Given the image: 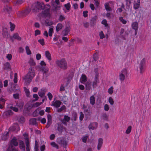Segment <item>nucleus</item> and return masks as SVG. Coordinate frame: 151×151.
Here are the masks:
<instances>
[{
  "instance_id": "43",
  "label": "nucleus",
  "mask_w": 151,
  "mask_h": 151,
  "mask_svg": "<svg viewBox=\"0 0 151 151\" xmlns=\"http://www.w3.org/2000/svg\"><path fill=\"white\" fill-rule=\"evenodd\" d=\"M114 87L113 86H111L108 90V92L110 94H112L114 92Z\"/></svg>"
},
{
  "instance_id": "4",
  "label": "nucleus",
  "mask_w": 151,
  "mask_h": 151,
  "mask_svg": "<svg viewBox=\"0 0 151 151\" xmlns=\"http://www.w3.org/2000/svg\"><path fill=\"white\" fill-rule=\"evenodd\" d=\"M30 9L29 8H27L24 10L22 11H18L17 14L18 16L20 17H25L30 12Z\"/></svg>"
},
{
  "instance_id": "62",
  "label": "nucleus",
  "mask_w": 151,
  "mask_h": 151,
  "mask_svg": "<svg viewBox=\"0 0 151 151\" xmlns=\"http://www.w3.org/2000/svg\"><path fill=\"white\" fill-rule=\"evenodd\" d=\"M40 31L39 30H36L35 31V36H37L38 35H40Z\"/></svg>"
},
{
  "instance_id": "2",
  "label": "nucleus",
  "mask_w": 151,
  "mask_h": 151,
  "mask_svg": "<svg viewBox=\"0 0 151 151\" xmlns=\"http://www.w3.org/2000/svg\"><path fill=\"white\" fill-rule=\"evenodd\" d=\"M56 63L57 65L62 69H65L67 68V64L65 59H62L60 60H58Z\"/></svg>"
},
{
  "instance_id": "21",
  "label": "nucleus",
  "mask_w": 151,
  "mask_h": 151,
  "mask_svg": "<svg viewBox=\"0 0 151 151\" xmlns=\"http://www.w3.org/2000/svg\"><path fill=\"white\" fill-rule=\"evenodd\" d=\"M132 27L134 30H137L138 29V24L137 22H133L132 24Z\"/></svg>"
},
{
  "instance_id": "42",
  "label": "nucleus",
  "mask_w": 151,
  "mask_h": 151,
  "mask_svg": "<svg viewBox=\"0 0 151 151\" xmlns=\"http://www.w3.org/2000/svg\"><path fill=\"white\" fill-rule=\"evenodd\" d=\"M53 27L52 26L51 27H50V29L49 30V35L50 36H52V33L53 32Z\"/></svg>"
},
{
  "instance_id": "39",
  "label": "nucleus",
  "mask_w": 151,
  "mask_h": 151,
  "mask_svg": "<svg viewBox=\"0 0 151 151\" xmlns=\"http://www.w3.org/2000/svg\"><path fill=\"white\" fill-rule=\"evenodd\" d=\"M24 89L25 93L27 97H29L30 92L28 89L25 87H24Z\"/></svg>"
},
{
  "instance_id": "59",
  "label": "nucleus",
  "mask_w": 151,
  "mask_h": 151,
  "mask_svg": "<svg viewBox=\"0 0 151 151\" xmlns=\"http://www.w3.org/2000/svg\"><path fill=\"white\" fill-rule=\"evenodd\" d=\"M107 22V21L106 20L104 19L102 22V23L104 24L106 27L108 25Z\"/></svg>"
},
{
  "instance_id": "18",
  "label": "nucleus",
  "mask_w": 151,
  "mask_h": 151,
  "mask_svg": "<svg viewBox=\"0 0 151 151\" xmlns=\"http://www.w3.org/2000/svg\"><path fill=\"white\" fill-rule=\"evenodd\" d=\"M70 29V26H68L66 27L65 29L63 30L62 33L64 36H66L68 35Z\"/></svg>"
},
{
  "instance_id": "17",
  "label": "nucleus",
  "mask_w": 151,
  "mask_h": 151,
  "mask_svg": "<svg viewBox=\"0 0 151 151\" xmlns=\"http://www.w3.org/2000/svg\"><path fill=\"white\" fill-rule=\"evenodd\" d=\"M10 130L14 131L15 130L17 129V130H19L20 129L19 128V126L17 123H14L13 126L10 127L9 128Z\"/></svg>"
},
{
  "instance_id": "11",
  "label": "nucleus",
  "mask_w": 151,
  "mask_h": 151,
  "mask_svg": "<svg viewBox=\"0 0 151 151\" xmlns=\"http://www.w3.org/2000/svg\"><path fill=\"white\" fill-rule=\"evenodd\" d=\"M47 91V90L45 88H42L41 89L40 91L38 92L39 96L41 97L46 98L45 96V92Z\"/></svg>"
},
{
  "instance_id": "44",
  "label": "nucleus",
  "mask_w": 151,
  "mask_h": 151,
  "mask_svg": "<svg viewBox=\"0 0 151 151\" xmlns=\"http://www.w3.org/2000/svg\"><path fill=\"white\" fill-rule=\"evenodd\" d=\"M66 109L65 106V105L62 106L58 110V111L59 112H60L62 111L65 110Z\"/></svg>"
},
{
  "instance_id": "34",
  "label": "nucleus",
  "mask_w": 151,
  "mask_h": 151,
  "mask_svg": "<svg viewBox=\"0 0 151 151\" xmlns=\"http://www.w3.org/2000/svg\"><path fill=\"white\" fill-rule=\"evenodd\" d=\"M29 63L31 66V67H32V66H35L36 65V63L34 62L33 59L32 58H30L29 62Z\"/></svg>"
},
{
  "instance_id": "58",
  "label": "nucleus",
  "mask_w": 151,
  "mask_h": 151,
  "mask_svg": "<svg viewBox=\"0 0 151 151\" xmlns=\"http://www.w3.org/2000/svg\"><path fill=\"white\" fill-rule=\"evenodd\" d=\"M77 116V114L76 113L73 114L72 115V118L74 121H76V120Z\"/></svg>"
},
{
  "instance_id": "16",
  "label": "nucleus",
  "mask_w": 151,
  "mask_h": 151,
  "mask_svg": "<svg viewBox=\"0 0 151 151\" xmlns=\"http://www.w3.org/2000/svg\"><path fill=\"white\" fill-rule=\"evenodd\" d=\"M47 127H49L51 125L52 122V118L51 115L48 114L47 115Z\"/></svg>"
},
{
  "instance_id": "36",
  "label": "nucleus",
  "mask_w": 151,
  "mask_h": 151,
  "mask_svg": "<svg viewBox=\"0 0 151 151\" xmlns=\"http://www.w3.org/2000/svg\"><path fill=\"white\" fill-rule=\"evenodd\" d=\"M99 83V80H95L93 82L92 86L93 88H96L97 86V84Z\"/></svg>"
},
{
  "instance_id": "29",
  "label": "nucleus",
  "mask_w": 151,
  "mask_h": 151,
  "mask_svg": "<svg viewBox=\"0 0 151 151\" xmlns=\"http://www.w3.org/2000/svg\"><path fill=\"white\" fill-rule=\"evenodd\" d=\"M9 133L8 132H5L2 136V139L4 140L7 139L8 137Z\"/></svg>"
},
{
  "instance_id": "63",
  "label": "nucleus",
  "mask_w": 151,
  "mask_h": 151,
  "mask_svg": "<svg viewBox=\"0 0 151 151\" xmlns=\"http://www.w3.org/2000/svg\"><path fill=\"white\" fill-rule=\"evenodd\" d=\"M88 12L87 11H84L83 12V15L84 17H86L88 16Z\"/></svg>"
},
{
  "instance_id": "1",
  "label": "nucleus",
  "mask_w": 151,
  "mask_h": 151,
  "mask_svg": "<svg viewBox=\"0 0 151 151\" xmlns=\"http://www.w3.org/2000/svg\"><path fill=\"white\" fill-rule=\"evenodd\" d=\"M35 76V72L34 68L30 67L29 69L28 73L23 78L25 83L27 85H29Z\"/></svg>"
},
{
  "instance_id": "50",
  "label": "nucleus",
  "mask_w": 151,
  "mask_h": 151,
  "mask_svg": "<svg viewBox=\"0 0 151 151\" xmlns=\"http://www.w3.org/2000/svg\"><path fill=\"white\" fill-rule=\"evenodd\" d=\"M65 19V17L62 15H60L59 16L58 20L60 22H62Z\"/></svg>"
},
{
  "instance_id": "23",
  "label": "nucleus",
  "mask_w": 151,
  "mask_h": 151,
  "mask_svg": "<svg viewBox=\"0 0 151 151\" xmlns=\"http://www.w3.org/2000/svg\"><path fill=\"white\" fill-rule=\"evenodd\" d=\"M90 103L92 105H93L95 103V99L93 95L91 96L90 98Z\"/></svg>"
},
{
  "instance_id": "53",
  "label": "nucleus",
  "mask_w": 151,
  "mask_h": 151,
  "mask_svg": "<svg viewBox=\"0 0 151 151\" xmlns=\"http://www.w3.org/2000/svg\"><path fill=\"white\" fill-rule=\"evenodd\" d=\"M125 2L126 6L129 7L131 4V0H126Z\"/></svg>"
},
{
  "instance_id": "8",
  "label": "nucleus",
  "mask_w": 151,
  "mask_h": 151,
  "mask_svg": "<svg viewBox=\"0 0 151 151\" xmlns=\"http://www.w3.org/2000/svg\"><path fill=\"white\" fill-rule=\"evenodd\" d=\"M3 11L5 13L9 14V15L10 16V14L11 13L12 11V7L11 6L7 5L4 7Z\"/></svg>"
},
{
  "instance_id": "40",
  "label": "nucleus",
  "mask_w": 151,
  "mask_h": 151,
  "mask_svg": "<svg viewBox=\"0 0 151 151\" xmlns=\"http://www.w3.org/2000/svg\"><path fill=\"white\" fill-rule=\"evenodd\" d=\"M45 24L46 26H48L51 25L52 24V22L51 21L46 20L45 21Z\"/></svg>"
},
{
  "instance_id": "7",
  "label": "nucleus",
  "mask_w": 151,
  "mask_h": 151,
  "mask_svg": "<svg viewBox=\"0 0 151 151\" xmlns=\"http://www.w3.org/2000/svg\"><path fill=\"white\" fill-rule=\"evenodd\" d=\"M18 145V143L17 140L15 137L13 138L11 141V142L9 145V148H13L14 146H17Z\"/></svg>"
},
{
  "instance_id": "14",
  "label": "nucleus",
  "mask_w": 151,
  "mask_h": 151,
  "mask_svg": "<svg viewBox=\"0 0 151 151\" xmlns=\"http://www.w3.org/2000/svg\"><path fill=\"white\" fill-rule=\"evenodd\" d=\"M103 143V139L100 138L98 139V142L97 145V148L98 150H99L102 146Z\"/></svg>"
},
{
  "instance_id": "60",
  "label": "nucleus",
  "mask_w": 151,
  "mask_h": 151,
  "mask_svg": "<svg viewBox=\"0 0 151 151\" xmlns=\"http://www.w3.org/2000/svg\"><path fill=\"white\" fill-rule=\"evenodd\" d=\"M60 7V6H57L56 7H54V8L52 9V10L54 11H56L59 10Z\"/></svg>"
},
{
  "instance_id": "41",
  "label": "nucleus",
  "mask_w": 151,
  "mask_h": 151,
  "mask_svg": "<svg viewBox=\"0 0 151 151\" xmlns=\"http://www.w3.org/2000/svg\"><path fill=\"white\" fill-rule=\"evenodd\" d=\"M25 49L27 53V55H30L31 54V51L29 49V47L28 46H26Z\"/></svg>"
},
{
  "instance_id": "52",
  "label": "nucleus",
  "mask_w": 151,
  "mask_h": 151,
  "mask_svg": "<svg viewBox=\"0 0 151 151\" xmlns=\"http://www.w3.org/2000/svg\"><path fill=\"white\" fill-rule=\"evenodd\" d=\"M128 73V71L127 69H123V80H124L125 78V76L124 74L125 75H127Z\"/></svg>"
},
{
  "instance_id": "61",
  "label": "nucleus",
  "mask_w": 151,
  "mask_h": 151,
  "mask_svg": "<svg viewBox=\"0 0 151 151\" xmlns=\"http://www.w3.org/2000/svg\"><path fill=\"white\" fill-rule=\"evenodd\" d=\"M41 70L43 72V73H47L48 71L47 68H46L42 67Z\"/></svg>"
},
{
  "instance_id": "19",
  "label": "nucleus",
  "mask_w": 151,
  "mask_h": 151,
  "mask_svg": "<svg viewBox=\"0 0 151 151\" xmlns=\"http://www.w3.org/2000/svg\"><path fill=\"white\" fill-rule=\"evenodd\" d=\"M97 18V17L96 16H95L91 18L90 21L91 26H93L94 24L96 23Z\"/></svg>"
},
{
  "instance_id": "45",
  "label": "nucleus",
  "mask_w": 151,
  "mask_h": 151,
  "mask_svg": "<svg viewBox=\"0 0 151 151\" xmlns=\"http://www.w3.org/2000/svg\"><path fill=\"white\" fill-rule=\"evenodd\" d=\"M132 130V127L131 126H129L126 131L125 133L127 134H129Z\"/></svg>"
},
{
  "instance_id": "51",
  "label": "nucleus",
  "mask_w": 151,
  "mask_h": 151,
  "mask_svg": "<svg viewBox=\"0 0 151 151\" xmlns=\"http://www.w3.org/2000/svg\"><path fill=\"white\" fill-rule=\"evenodd\" d=\"M102 119L105 120H107L108 119V116L106 113L103 114L102 116Z\"/></svg>"
},
{
  "instance_id": "9",
  "label": "nucleus",
  "mask_w": 151,
  "mask_h": 151,
  "mask_svg": "<svg viewBox=\"0 0 151 151\" xmlns=\"http://www.w3.org/2000/svg\"><path fill=\"white\" fill-rule=\"evenodd\" d=\"M64 117V118L61 120V122L64 124L67 125V122H69L70 119V117L66 115H65Z\"/></svg>"
},
{
  "instance_id": "54",
  "label": "nucleus",
  "mask_w": 151,
  "mask_h": 151,
  "mask_svg": "<svg viewBox=\"0 0 151 151\" xmlns=\"http://www.w3.org/2000/svg\"><path fill=\"white\" fill-rule=\"evenodd\" d=\"M38 42L42 45H43L45 44L44 40L43 39L39 40Z\"/></svg>"
},
{
  "instance_id": "5",
  "label": "nucleus",
  "mask_w": 151,
  "mask_h": 151,
  "mask_svg": "<svg viewBox=\"0 0 151 151\" xmlns=\"http://www.w3.org/2000/svg\"><path fill=\"white\" fill-rule=\"evenodd\" d=\"M57 142L64 147L66 148L67 143L65 139L63 138L60 137L57 139Z\"/></svg>"
},
{
  "instance_id": "57",
  "label": "nucleus",
  "mask_w": 151,
  "mask_h": 151,
  "mask_svg": "<svg viewBox=\"0 0 151 151\" xmlns=\"http://www.w3.org/2000/svg\"><path fill=\"white\" fill-rule=\"evenodd\" d=\"M109 101L111 105H113L114 104V101L112 98L110 97L109 99Z\"/></svg>"
},
{
  "instance_id": "37",
  "label": "nucleus",
  "mask_w": 151,
  "mask_h": 151,
  "mask_svg": "<svg viewBox=\"0 0 151 151\" xmlns=\"http://www.w3.org/2000/svg\"><path fill=\"white\" fill-rule=\"evenodd\" d=\"M104 6H105V9L107 11H109L111 10V8L109 6V4L107 3H106L105 4Z\"/></svg>"
},
{
  "instance_id": "15",
  "label": "nucleus",
  "mask_w": 151,
  "mask_h": 151,
  "mask_svg": "<svg viewBox=\"0 0 151 151\" xmlns=\"http://www.w3.org/2000/svg\"><path fill=\"white\" fill-rule=\"evenodd\" d=\"M58 124L57 129L59 132L61 133L63 131V130H65L66 129L65 127H64L61 124Z\"/></svg>"
},
{
  "instance_id": "33",
  "label": "nucleus",
  "mask_w": 151,
  "mask_h": 151,
  "mask_svg": "<svg viewBox=\"0 0 151 151\" xmlns=\"http://www.w3.org/2000/svg\"><path fill=\"white\" fill-rule=\"evenodd\" d=\"M4 69L9 70H11L10 65L9 63L7 62L4 64Z\"/></svg>"
},
{
  "instance_id": "64",
  "label": "nucleus",
  "mask_w": 151,
  "mask_h": 151,
  "mask_svg": "<svg viewBox=\"0 0 151 151\" xmlns=\"http://www.w3.org/2000/svg\"><path fill=\"white\" fill-rule=\"evenodd\" d=\"M45 149V146L43 145L40 147V150L41 151H44Z\"/></svg>"
},
{
  "instance_id": "12",
  "label": "nucleus",
  "mask_w": 151,
  "mask_h": 151,
  "mask_svg": "<svg viewBox=\"0 0 151 151\" xmlns=\"http://www.w3.org/2000/svg\"><path fill=\"white\" fill-rule=\"evenodd\" d=\"M97 127L98 123L96 122H94L91 123L88 126V128L90 130L91 129L94 130V129H96Z\"/></svg>"
},
{
  "instance_id": "31",
  "label": "nucleus",
  "mask_w": 151,
  "mask_h": 151,
  "mask_svg": "<svg viewBox=\"0 0 151 151\" xmlns=\"http://www.w3.org/2000/svg\"><path fill=\"white\" fill-rule=\"evenodd\" d=\"M2 33L4 37L5 38L8 37L9 34L7 31V29L6 28L3 29Z\"/></svg>"
},
{
  "instance_id": "13",
  "label": "nucleus",
  "mask_w": 151,
  "mask_h": 151,
  "mask_svg": "<svg viewBox=\"0 0 151 151\" xmlns=\"http://www.w3.org/2000/svg\"><path fill=\"white\" fill-rule=\"evenodd\" d=\"M19 145L20 148L23 151H25V146L24 142L21 140H19Z\"/></svg>"
},
{
  "instance_id": "28",
  "label": "nucleus",
  "mask_w": 151,
  "mask_h": 151,
  "mask_svg": "<svg viewBox=\"0 0 151 151\" xmlns=\"http://www.w3.org/2000/svg\"><path fill=\"white\" fill-rule=\"evenodd\" d=\"M86 88L87 90H89L91 88V82L88 81L85 84Z\"/></svg>"
},
{
  "instance_id": "6",
  "label": "nucleus",
  "mask_w": 151,
  "mask_h": 151,
  "mask_svg": "<svg viewBox=\"0 0 151 151\" xmlns=\"http://www.w3.org/2000/svg\"><path fill=\"white\" fill-rule=\"evenodd\" d=\"M145 63V60L144 58H143L141 61L139 65V68L140 69V72L142 73L144 71V66Z\"/></svg>"
},
{
  "instance_id": "30",
  "label": "nucleus",
  "mask_w": 151,
  "mask_h": 151,
  "mask_svg": "<svg viewBox=\"0 0 151 151\" xmlns=\"http://www.w3.org/2000/svg\"><path fill=\"white\" fill-rule=\"evenodd\" d=\"M63 25L61 23H58L57 25L56 28V31L58 32L60 30L62 29L63 28Z\"/></svg>"
},
{
  "instance_id": "3",
  "label": "nucleus",
  "mask_w": 151,
  "mask_h": 151,
  "mask_svg": "<svg viewBox=\"0 0 151 151\" xmlns=\"http://www.w3.org/2000/svg\"><path fill=\"white\" fill-rule=\"evenodd\" d=\"M44 4L39 2L34 4L32 5L33 9L35 11H37L39 10H41L43 9Z\"/></svg>"
},
{
  "instance_id": "25",
  "label": "nucleus",
  "mask_w": 151,
  "mask_h": 151,
  "mask_svg": "<svg viewBox=\"0 0 151 151\" xmlns=\"http://www.w3.org/2000/svg\"><path fill=\"white\" fill-rule=\"evenodd\" d=\"M45 55L46 57L48 59V60L50 61L52 60L51 54L48 51H46L45 52Z\"/></svg>"
},
{
  "instance_id": "20",
  "label": "nucleus",
  "mask_w": 151,
  "mask_h": 151,
  "mask_svg": "<svg viewBox=\"0 0 151 151\" xmlns=\"http://www.w3.org/2000/svg\"><path fill=\"white\" fill-rule=\"evenodd\" d=\"M50 8H48L44 11H43L42 12V14L45 17H46L47 16H50Z\"/></svg>"
},
{
  "instance_id": "35",
  "label": "nucleus",
  "mask_w": 151,
  "mask_h": 151,
  "mask_svg": "<svg viewBox=\"0 0 151 151\" xmlns=\"http://www.w3.org/2000/svg\"><path fill=\"white\" fill-rule=\"evenodd\" d=\"M13 114V112L12 110H10L5 112L4 113V115L6 116H8L12 115Z\"/></svg>"
},
{
  "instance_id": "22",
  "label": "nucleus",
  "mask_w": 151,
  "mask_h": 151,
  "mask_svg": "<svg viewBox=\"0 0 151 151\" xmlns=\"http://www.w3.org/2000/svg\"><path fill=\"white\" fill-rule=\"evenodd\" d=\"M61 102L59 100H56L52 104V105L56 108H58L59 107L61 104Z\"/></svg>"
},
{
  "instance_id": "27",
  "label": "nucleus",
  "mask_w": 151,
  "mask_h": 151,
  "mask_svg": "<svg viewBox=\"0 0 151 151\" xmlns=\"http://www.w3.org/2000/svg\"><path fill=\"white\" fill-rule=\"evenodd\" d=\"M81 80L82 83H84L87 80V78L86 76L84 74H82L81 78Z\"/></svg>"
},
{
  "instance_id": "10",
  "label": "nucleus",
  "mask_w": 151,
  "mask_h": 151,
  "mask_svg": "<svg viewBox=\"0 0 151 151\" xmlns=\"http://www.w3.org/2000/svg\"><path fill=\"white\" fill-rule=\"evenodd\" d=\"M10 38L11 40L13 42H14V39L20 41L22 39L19 36V34L17 33H14L12 36Z\"/></svg>"
},
{
  "instance_id": "56",
  "label": "nucleus",
  "mask_w": 151,
  "mask_h": 151,
  "mask_svg": "<svg viewBox=\"0 0 151 151\" xmlns=\"http://www.w3.org/2000/svg\"><path fill=\"white\" fill-rule=\"evenodd\" d=\"M37 110L38 111H39L37 109L33 112L32 115L33 116L35 117L38 116V112L37 111Z\"/></svg>"
},
{
  "instance_id": "46",
  "label": "nucleus",
  "mask_w": 151,
  "mask_h": 151,
  "mask_svg": "<svg viewBox=\"0 0 151 151\" xmlns=\"http://www.w3.org/2000/svg\"><path fill=\"white\" fill-rule=\"evenodd\" d=\"M9 24L10 25V30L11 31H12L14 30V29L15 27V25L14 24H12L11 22H9Z\"/></svg>"
},
{
  "instance_id": "24",
  "label": "nucleus",
  "mask_w": 151,
  "mask_h": 151,
  "mask_svg": "<svg viewBox=\"0 0 151 151\" xmlns=\"http://www.w3.org/2000/svg\"><path fill=\"white\" fill-rule=\"evenodd\" d=\"M140 0H137V2H134V8L135 9H138L140 6Z\"/></svg>"
},
{
  "instance_id": "55",
  "label": "nucleus",
  "mask_w": 151,
  "mask_h": 151,
  "mask_svg": "<svg viewBox=\"0 0 151 151\" xmlns=\"http://www.w3.org/2000/svg\"><path fill=\"white\" fill-rule=\"evenodd\" d=\"M64 6L66 8L67 10H70V6L69 3H68L66 4H65L64 5Z\"/></svg>"
},
{
  "instance_id": "49",
  "label": "nucleus",
  "mask_w": 151,
  "mask_h": 151,
  "mask_svg": "<svg viewBox=\"0 0 151 151\" xmlns=\"http://www.w3.org/2000/svg\"><path fill=\"white\" fill-rule=\"evenodd\" d=\"M100 38L101 39H103L105 37L104 34L102 31H101L99 34Z\"/></svg>"
},
{
  "instance_id": "38",
  "label": "nucleus",
  "mask_w": 151,
  "mask_h": 151,
  "mask_svg": "<svg viewBox=\"0 0 151 151\" xmlns=\"http://www.w3.org/2000/svg\"><path fill=\"white\" fill-rule=\"evenodd\" d=\"M25 0H17L15 1V4L17 5H19L23 3Z\"/></svg>"
},
{
  "instance_id": "48",
  "label": "nucleus",
  "mask_w": 151,
  "mask_h": 151,
  "mask_svg": "<svg viewBox=\"0 0 151 151\" xmlns=\"http://www.w3.org/2000/svg\"><path fill=\"white\" fill-rule=\"evenodd\" d=\"M23 105H24V104H23V103H22L17 104L16 105V106L20 108V109H21L23 108Z\"/></svg>"
},
{
  "instance_id": "26",
  "label": "nucleus",
  "mask_w": 151,
  "mask_h": 151,
  "mask_svg": "<svg viewBox=\"0 0 151 151\" xmlns=\"http://www.w3.org/2000/svg\"><path fill=\"white\" fill-rule=\"evenodd\" d=\"M23 136L24 137V139H25V144H30L29 141V137L27 134V133H24Z\"/></svg>"
},
{
  "instance_id": "47",
  "label": "nucleus",
  "mask_w": 151,
  "mask_h": 151,
  "mask_svg": "<svg viewBox=\"0 0 151 151\" xmlns=\"http://www.w3.org/2000/svg\"><path fill=\"white\" fill-rule=\"evenodd\" d=\"M51 145L53 147L56 148L57 149H58V146L54 142H52L51 143Z\"/></svg>"
},
{
  "instance_id": "32",
  "label": "nucleus",
  "mask_w": 151,
  "mask_h": 151,
  "mask_svg": "<svg viewBox=\"0 0 151 151\" xmlns=\"http://www.w3.org/2000/svg\"><path fill=\"white\" fill-rule=\"evenodd\" d=\"M29 124L30 125H34L36 124V120L35 118L31 119L29 121Z\"/></svg>"
}]
</instances>
